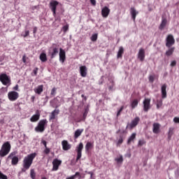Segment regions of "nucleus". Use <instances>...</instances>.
Returning a JSON list of instances; mask_svg holds the SVG:
<instances>
[{"label": "nucleus", "instance_id": "1", "mask_svg": "<svg viewBox=\"0 0 179 179\" xmlns=\"http://www.w3.org/2000/svg\"><path fill=\"white\" fill-rule=\"evenodd\" d=\"M36 156H37V153L34 152L28 155L27 157L24 158L22 161V173H26V171H27V170H29V169L31 167V165L33 164V160L36 159Z\"/></svg>", "mask_w": 179, "mask_h": 179}, {"label": "nucleus", "instance_id": "2", "mask_svg": "<svg viewBox=\"0 0 179 179\" xmlns=\"http://www.w3.org/2000/svg\"><path fill=\"white\" fill-rule=\"evenodd\" d=\"M11 148L12 145H10V143L9 141L5 142L1 145L0 150V157H5V156H8V155H9V152H10Z\"/></svg>", "mask_w": 179, "mask_h": 179}, {"label": "nucleus", "instance_id": "3", "mask_svg": "<svg viewBox=\"0 0 179 179\" xmlns=\"http://www.w3.org/2000/svg\"><path fill=\"white\" fill-rule=\"evenodd\" d=\"M47 124H48V121L46 119L40 120L37 127H35L36 132H44Z\"/></svg>", "mask_w": 179, "mask_h": 179}, {"label": "nucleus", "instance_id": "4", "mask_svg": "<svg viewBox=\"0 0 179 179\" xmlns=\"http://www.w3.org/2000/svg\"><path fill=\"white\" fill-rule=\"evenodd\" d=\"M59 52V49L56 43H53L49 50V55H50L51 59L55 58Z\"/></svg>", "mask_w": 179, "mask_h": 179}, {"label": "nucleus", "instance_id": "5", "mask_svg": "<svg viewBox=\"0 0 179 179\" xmlns=\"http://www.w3.org/2000/svg\"><path fill=\"white\" fill-rule=\"evenodd\" d=\"M141 121V118L139 117H136L130 123H128L127 125V128L128 129H134L138 124H139V122Z\"/></svg>", "mask_w": 179, "mask_h": 179}, {"label": "nucleus", "instance_id": "6", "mask_svg": "<svg viewBox=\"0 0 179 179\" xmlns=\"http://www.w3.org/2000/svg\"><path fill=\"white\" fill-rule=\"evenodd\" d=\"M0 82H1L2 85L6 86L10 83V78L6 73H1L0 75Z\"/></svg>", "mask_w": 179, "mask_h": 179}, {"label": "nucleus", "instance_id": "7", "mask_svg": "<svg viewBox=\"0 0 179 179\" xmlns=\"http://www.w3.org/2000/svg\"><path fill=\"white\" fill-rule=\"evenodd\" d=\"M8 98L10 101H16L19 99V93L15 91H11L8 93Z\"/></svg>", "mask_w": 179, "mask_h": 179}, {"label": "nucleus", "instance_id": "8", "mask_svg": "<svg viewBox=\"0 0 179 179\" xmlns=\"http://www.w3.org/2000/svg\"><path fill=\"white\" fill-rule=\"evenodd\" d=\"M76 152H77V157L76 162L80 160L82 157V150H83V143H80L76 147Z\"/></svg>", "mask_w": 179, "mask_h": 179}, {"label": "nucleus", "instance_id": "9", "mask_svg": "<svg viewBox=\"0 0 179 179\" xmlns=\"http://www.w3.org/2000/svg\"><path fill=\"white\" fill-rule=\"evenodd\" d=\"M176 43V40L174 39V36L173 35L170 34L168 35L166 37V46L168 48H170L172 45H174Z\"/></svg>", "mask_w": 179, "mask_h": 179}, {"label": "nucleus", "instance_id": "10", "mask_svg": "<svg viewBox=\"0 0 179 179\" xmlns=\"http://www.w3.org/2000/svg\"><path fill=\"white\" fill-rule=\"evenodd\" d=\"M59 4V2L57 1H52L50 3V8L52 12L53 16L57 15V6Z\"/></svg>", "mask_w": 179, "mask_h": 179}, {"label": "nucleus", "instance_id": "11", "mask_svg": "<svg viewBox=\"0 0 179 179\" xmlns=\"http://www.w3.org/2000/svg\"><path fill=\"white\" fill-rule=\"evenodd\" d=\"M61 164H62V161L58 159H55L52 162V171H57L58 169H59Z\"/></svg>", "mask_w": 179, "mask_h": 179}, {"label": "nucleus", "instance_id": "12", "mask_svg": "<svg viewBox=\"0 0 179 179\" xmlns=\"http://www.w3.org/2000/svg\"><path fill=\"white\" fill-rule=\"evenodd\" d=\"M143 110L145 113H148L149 110H150V99L149 98L145 99L143 102Z\"/></svg>", "mask_w": 179, "mask_h": 179}, {"label": "nucleus", "instance_id": "13", "mask_svg": "<svg viewBox=\"0 0 179 179\" xmlns=\"http://www.w3.org/2000/svg\"><path fill=\"white\" fill-rule=\"evenodd\" d=\"M59 57L60 62L64 64V62H65V60L66 59V55L64 49L62 48L59 49Z\"/></svg>", "mask_w": 179, "mask_h": 179}, {"label": "nucleus", "instance_id": "14", "mask_svg": "<svg viewBox=\"0 0 179 179\" xmlns=\"http://www.w3.org/2000/svg\"><path fill=\"white\" fill-rule=\"evenodd\" d=\"M80 74L82 78H86L87 76V67L86 66H80Z\"/></svg>", "mask_w": 179, "mask_h": 179}, {"label": "nucleus", "instance_id": "15", "mask_svg": "<svg viewBox=\"0 0 179 179\" xmlns=\"http://www.w3.org/2000/svg\"><path fill=\"white\" fill-rule=\"evenodd\" d=\"M145 49L141 48L138 53V58L141 62H143L145 61Z\"/></svg>", "mask_w": 179, "mask_h": 179}, {"label": "nucleus", "instance_id": "16", "mask_svg": "<svg viewBox=\"0 0 179 179\" xmlns=\"http://www.w3.org/2000/svg\"><path fill=\"white\" fill-rule=\"evenodd\" d=\"M115 162L117 167H121V166H122V163L124 162V157L122 155H120L119 157L115 158Z\"/></svg>", "mask_w": 179, "mask_h": 179}, {"label": "nucleus", "instance_id": "17", "mask_svg": "<svg viewBox=\"0 0 179 179\" xmlns=\"http://www.w3.org/2000/svg\"><path fill=\"white\" fill-rule=\"evenodd\" d=\"M102 17H108V15H110V8L108 7L105 6L101 10Z\"/></svg>", "mask_w": 179, "mask_h": 179}, {"label": "nucleus", "instance_id": "18", "mask_svg": "<svg viewBox=\"0 0 179 179\" xmlns=\"http://www.w3.org/2000/svg\"><path fill=\"white\" fill-rule=\"evenodd\" d=\"M130 13L131 15V19L135 22L136 19V15L139 13V12L136 11V9H135L134 7H131L130 8Z\"/></svg>", "mask_w": 179, "mask_h": 179}, {"label": "nucleus", "instance_id": "19", "mask_svg": "<svg viewBox=\"0 0 179 179\" xmlns=\"http://www.w3.org/2000/svg\"><path fill=\"white\" fill-rule=\"evenodd\" d=\"M40 120V112L36 110V114L31 116L30 118L31 122H37Z\"/></svg>", "mask_w": 179, "mask_h": 179}, {"label": "nucleus", "instance_id": "20", "mask_svg": "<svg viewBox=\"0 0 179 179\" xmlns=\"http://www.w3.org/2000/svg\"><path fill=\"white\" fill-rule=\"evenodd\" d=\"M166 89H167V85L166 84H164L161 88L162 99H166L167 97V91L166 90Z\"/></svg>", "mask_w": 179, "mask_h": 179}, {"label": "nucleus", "instance_id": "21", "mask_svg": "<svg viewBox=\"0 0 179 179\" xmlns=\"http://www.w3.org/2000/svg\"><path fill=\"white\" fill-rule=\"evenodd\" d=\"M62 145L63 150H69V149H71V144H69V143H68V141H66V140H64L62 142Z\"/></svg>", "mask_w": 179, "mask_h": 179}, {"label": "nucleus", "instance_id": "22", "mask_svg": "<svg viewBox=\"0 0 179 179\" xmlns=\"http://www.w3.org/2000/svg\"><path fill=\"white\" fill-rule=\"evenodd\" d=\"M152 132L154 134H159V132H160V124L159 123L153 124Z\"/></svg>", "mask_w": 179, "mask_h": 179}, {"label": "nucleus", "instance_id": "23", "mask_svg": "<svg viewBox=\"0 0 179 179\" xmlns=\"http://www.w3.org/2000/svg\"><path fill=\"white\" fill-rule=\"evenodd\" d=\"M84 131L85 129H78L74 133V139H78V138H79V136L83 134Z\"/></svg>", "mask_w": 179, "mask_h": 179}, {"label": "nucleus", "instance_id": "24", "mask_svg": "<svg viewBox=\"0 0 179 179\" xmlns=\"http://www.w3.org/2000/svg\"><path fill=\"white\" fill-rule=\"evenodd\" d=\"M166 24H167V19L163 17L162 20V22L159 27V30H163L166 27Z\"/></svg>", "mask_w": 179, "mask_h": 179}, {"label": "nucleus", "instance_id": "25", "mask_svg": "<svg viewBox=\"0 0 179 179\" xmlns=\"http://www.w3.org/2000/svg\"><path fill=\"white\" fill-rule=\"evenodd\" d=\"M138 104H139V101L137 99H135L131 101V110H134L138 107Z\"/></svg>", "mask_w": 179, "mask_h": 179}, {"label": "nucleus", "instance_id": "26", "mask_svg": "<svg viewBox=\"0 0 179 179\" xmlns=\"http://www.w3.org/2000/svg\"><path fill=\"white\" fill-rule=\"evenodd\" d=\"M58 114H59V109H55L54 110L52 113L51 115L50 116V120H55V115H58Z\"/></svg>", "mask_w": 179, "mask_h": 179}, {"label": "nucleus", "instance_id": "27", "mask_svg": "<svg viewBox=\"0 0 179 179\" xmlns=\"http://www.w3.org/2000/svg\"><path fill=\"white\" fill-rule=\"evenodd\" d=\"M136 138V133H133L131 136L128 138L127 145H131V142H134Z\"/></svg>", "mask_w": 179, "mask_h": 179}, {"label": "nucleus", "instance_id": "28", "mask_svg": "<svg viewBox=\"0 0 179 179\" xmlns=\"http://www.w3.org/2000/svg\"><path fill=\"white\" fill-rule=\"evenodd\" d=\"M11 159V164L12 166H16L19 163V157L17 156L13 157Z\"/></svg>", "mask_w": 179, "mask_h": 179}, {"label": "nucleus", "instance_id": "29", "mask_svg": "<svg viewBox=\"0 0 179 179\" xmlns=\"http://www.w3.org/2000/svg\"><path fill=\"white\" fill-rule=\"evenodd\" d=\"M124 139H125V136H124V134H121L117 142V146H121L124 142Z\"/></svg>", "mask_w": 179, "mask_h": 179}, {"label": "nucleus", "instance_id": "30", "mask_svg": "<svg viewBox=\"0 0 179 179\" xmlns=\"http://www.w3.org/2000/svg\"><path fill=\"white\" fill-rule=\"evenodd\" d=\"M41 62H47V55L44 52L41 53L39 57Z\"/></svg>", "mask_w": 179, "mask_h": 179}, {"label": "nucleus", "instance_id": "31", "mask_svg": "<svg viewBox=\"0 0 179 179\" xmlns=\"http://www.w3.org/2000/svg\"><path fill=\"white\" fill-rule=\"evenodd\" d=\"M174 50H176L175 48H170L165 53L166 57H170L171 55H173Z\"/></svg>", "mask_w": 179, "mask_h": 179}, {"label": "nucleus", "instance_id": "32", "mask_svg": "<svg viewBox=\"0 0 179 179\" xmlns=\"http://www.w3.org/2000/svg\"><path fill=\"white\" fill-rule=\"evenodd\" d=\"M43 87L44 86L43 85H38L36 90H35V93H37V94H41V93H43Z\"/></svg>", "mask_w": 179, "mask_h": 179}, {"label": "nucleus", "instance_id": "33", "mask_svg": "<svg viewBox=\"0 0 179 179\" xmlns=\"http://www.w3.org/2000/svg\"><path fill=\"white\" fill-rule=\"evenodd\" d=\"M76 177H79L78 179L82 178V176H80V173L79 172H76L75 175H73L66 179H75Z\"/></svg>", "mask_w": 179, "mask_h": 179}, {"label": "nucleus", "instance_id": "34", "mask_svg": "<svg viewBox=\"0 0 179 179\" xmlns=\"http://www.w3.org/2000/svg\"><path fill=\"white\" fill-rule=\"evenodd\" d=\"M122 54H124V48L120 47L117 52V58H122Z\"/></svg>", "mask_w": 179, "mask_h": 179}, {"label": "nucleus", "instance_id": "35", "mask_svg": "<svg viewBox=\"0 0 179 179\" xmlns=\"http://www.w3.org/2000/svg\"><path fill=\"white\" fill-rule=\"evenodd\" d=\"M162 106H163V99H157V110H159V108H160V107H162Z\"/></svg>", "mask_w": 179, "mask_h": 179}, {"label": "nucleus", "instance_id": "36", "mask_svg": "<svg viewBox=\"0 0 179 179\" xmlns=\"http://www.w3.org/2000/svg\"><path fill=\"white\" fill-rule=\"evenodd\" d=\"M92 144L90 142H87V144L85 145V150L86 152H89L90 149H92Z\"/></svg>", "mask_w": 179, "mask_h": 179}, {"label": "nucleus", "instance_id": "37", "mask_svg": "<svg viewBox=\"0 0 179 179\" xmlns=\"http://www.w3.org/2000/svg\"><path fill=\"white\" fill-rule=\"evenodd\" d=\"M30 176H31V178L36 179V172L34 171V169H31Z\"/></svg>", "mask_w": 179, "mask_h": 179}, {"label": "nucleus", "instance_id": "38", "mask_svg": "<svg viewBox=\"0 0 179 179\" xmlns=\"http://www.w3.org/2000/svg\"><path fill=\"white\" fill-rule=\"evenodd\" d=\"M97 37H98L97 34H93V35L91 36V41H97Z\"/></svg>", "mask_w": 179, "mask_h": 179}, {"label": "nucleus", "instance_id": "39", "mask_svg": "<svg viewBox=\"0 0 179 179\" xmlns=\"http://www.w3.org/2000/svg\"><path fill=\"white\" fill-rule=\"evenodd\" d=\"M50 152H51V150L48 148V147L45 148V150H43L45 155H50Z\"/></svg>", "mask_w": 179, "mask_h": 179}, {"label": "nucleus", "instance_id": "40", "mask_svg": "<svg viewBox=\"0 0 179 179\" xmlns=\"http://www.w3.org/2000/svg\"><path fill=\"white\" fill-rule=\"evenodd\" d=\"M138 145V146H143V145H146V141L145 140H139Z\"/></svg>", "mask_w": 179, "mask_h": 179}, {"label": "nucleus", "instance_id": "41", "mask_svg": "<svg viewBox=\"0 0 179 179\" xmlns=\"http://www.w3.org/2000/svg\"><path fill=\"white\" fill-rule=\"evenodd\" d=\"M89 113V108H86L85 109L84 113H83V118H86L87 117V114Z\"/></svg>", "mask_w": 179, "mask_h": 179}, {"label": "nucleus", "instance_id": "42", "mask_svg": "<svg viewBox=\"0 0 179 179\" xmlns=\"http://www.w3.org/2000/svg\"><path fill=\"white\" fill-rule=\"evenodd\" d=\"M87 174H90V179H96L93 176H94V173L92 171H86Z\"/></svg>", "mask_w": 179, "mask_h": 179}, {"label": "nucleus", "instance_id": "43", "mask_svg": "<svg viewBox=\"0 0 179 179\" xmlns=\"http://www.w3.org/2000/svg\"><path fill=\"white\" fill-rule=\"evenodd\" d=\"M56 93H57V88L53 87L50 92L51 96H55Z\"/></svg>", "mask_w": 179, "mask_h": 179}, {"label": "nucleus", "instance_id": "44", "mask_svg": "<svg viewBox=\"0 0 179 179\" xmlns=\"http://www.w3.org/2000/svg\"><path fill=\"white\" fill-rule=\"evenodd\" d=\"M16 152H11L8 157V159H12V157H15V156H16Z\"/></svg>", "mask_w": 179, "mask_h": 179}, {"label": "nucleus", "instance_id": "45", "mask_svg": "<svg viewBox=\"0 0 179 179\" xmlns=\"http://www.w3.org/2000/svg\"><path fill=\"white\" fill-rule=\"evenodd\" d=\"M0 179H8V176L0 171Z\"/></svg>", "mask_w": 179, "mask_h": 179}, {"label": "nucleus", "instance_id": "46", "mask_svg": "<svg viewBox=\"0 0 179 179\" xmlns=\"http://www.w3.org/2000/svg\"><path fill=\"white\" fill-rule=\"evenodd\" d=\"M148 79L150 83H153L155 82V76H150Z\"/></svg>", "mask_w": 179, "mask_h": 179}, {"label": "nucleus", "instance_id": "47", "mask_svg": "<svg viewBox=\"0 0 179 179\" xmlns=\"http://www.w3.org/2000/svg\"><path fill=\"white\" fill-rule=\"evenodd\" d=\"M122 110H124V106H121L120 110L117 111V117H120V115H121V113H122Z\"/></svg>", "mask_w": 179, "mask_h": 179}, {"label": "nucleus", "instance_id": "48", "mask_svg": "<svg viewBox=\"0 0 179 179\" xmlns=\"http://www.w3.org/2000/svg\"><path fill=\"white\" fill-rule=\"evenodd\" d=\"M69 29V27L68 25L64 26V27H63V31H64V33H66V31H68Z\"/></svg>", "mask_w": 179, "mask_h": 179}, {"label": "nucleus", "instance_id": "49", "mask_svg": "<svg viewBox=\"0 0 179 179\" xmlns=\"http://www.w3.org/2000/svg\"><path fill=\"white\" fill-rule=\"evenodd\" d=\"M34 76H37V72H38V68H35L33 71Z\"/></svg>", "mask_w": 179, "mask_h": 179}, {"label": "nucleus", "instance_id": "50", "mask_svg": "<svg viewBox=\"0 0 179 179\" xmlns=\"http://www.w3.org/2000/svg\"><path fill=\"white\" fill-rule=\"evenodd\" d=\"M173 122H176V124H179V117H175L173 118Z\"/></svg>", "mask_w": 179, "mask_h": 179}, {"label": "nucleus", "instance_id": "51", "mask_svg": "<svg viewBox=\"0 0 179 179\" xmlns=\"http://www.w3.org/2000/svg\"><path fill=\"white\" fill-rule=\"evenodd\" d=\"M172 136H173V131L171 130V129H170L168 134L169 138L170 139V138H171Z\"/></svg>", "mask_w": 179, "mask_h": 179}, {"label": "nucleus", "instance_id": "52", "mask_svg": "<svg viewBox=\"0 0 179 179\" xmlns=\"http://www.w3.org/2000/svg\"><path fill=\"white\" fill-rule=\"evenodd\" d=\"M30 34V31H25V34L24 35H22L23 36L24 38L29 36Z\"/></svg>", "mask_w": 179, "mask_h": 179}, {"label": "nucleus", "instance_id": "53", "mask_svg": "<svg viewBox=\"0 0 179 179\" xmlns=\"http://www.w3.org/2000/svg\"><path fill=\"white\" fill-rule=\"evenodd\" d=\"M176 65H177V62H176V60L171 62V66H176Z\"/></svg>", "mask_w": 179, "mask_h": 179}, {"label": "nucleus", "instance_id": "54", "mask_svg": "<svg viewBox=\"0 0 179 179\" xmlns=\"http://www.w3.org/2000/svg\"><path fill=\"white\" fill-rule=\"evenodd\" d=\"M93 6H96V0H90Z\"/></svg>", "mask_w": 179, "mask_h": 179}, {"label": "nucleus", "instance_id": "55", "mask_svg": "<svg viewBox=\"0 0 179 179\" xmlns=\"http://www.w3.org/2000/svg\"><path fill=\"white\" fill-rule=\"evenodd\" d=\"M41 143H43V145L45 146V148H48V147H47V141L43 140V141H41Z\"/></svg>", "mask_w": 179, "mask_h": 179}, {"label": "nucleus", "instance_id": "56", "mask_svg": "<svg viewBox=\"0 0 179 179\" xmlns=\"http://www.w3.org/2000/svg\"><path fill=\"white\" fill-rule=\"evenodd\" d=\"M33 33L34 34H36V33H37V27H34Z\"/></svg>", "mask_w": 179, "mask_h": 179}, {"label": "nucleus", "instance_id": "57", "mask_svg": "<svg viewBox=\"0 0 179 179\" xmlns=\"http://www.w3.org/2000/svg\"><path fill=\"white\" fill-rule=\"evenodd\" d=\"M13 90H19V85H16L14 87H13Z\"/></svg>", "mask_w": 179, "mask_h": 179}, {"label": "nucleus", "instance_id": "58", "mask_svg": "<svg viewBox=\"0 0 179 179\" xmlns=\"http://www.w3.org/2000/svg\"><path fill=\"white\" fill-rule=\"evenodd\" d=\"M22 62H24V64H26V56L22 57Z\"/></svg>", "mask_w": 179, "mask_h": 179}, {"label": "nucleus", "instance_id": "59", "mask_svg": "<svg viewBox=\"0 0 179 179\" xmlns=\"http://www.w3.org/2000/svg\"><path fill=\"white\" fill-rule=\"evenodd\" d=\"M81 97H83V99H84L85 96V94H82L81 95Z\"/></svg>", "mask_w": 179, "mask_h": 179}, {"label": "nucleus", "instance_id": "60", "mask_svg": "<svg viewBox=\"0 0 179 179\" xmlns=\"http://www.w3.org/2000/svg\"><path fill=\"white\" fill-rule=\"evenodd\" d=\"M84 100L86 101V100H87V97L85 96Z\"/></svg>", "mask_w": 179, "mask_h": 179}, {"label": "nucleus", "instance_id": "61", "mask_svg": "<svg viewBox=\"0 0 179 179\" xmlns=\"http://www.w3.org/2000/svg\"><path fill=\"white\" fill-rule=\"evenodd\" d=\"M41 179H47V178H45V177H43Z\"/></svg>", "mask_w": 179, "mask_h": 179}, {"label": "nucleus", "instance_id": "62", "mask_svg": "<svg viewBox=\"0 0 179 179\" xmlns=\"http://www.w3.org/2000/svg\"><path fill=\"white\" fill-rule=\"evenodd\" d=\"M109 89H111V87H110Z\"/></svg>", "mask_w": 179, "mask_h": 179}, {"label": "nucleus", "instance_id": "63", "mask_svg": "<svg viewBox=\"0 0 179 179\" xmlns=\"http://www.w3.org/2000/svg\"><path fill=\"white\" fill-rule=\"evenodd\" d=\"M0 166H1V161H0Z\"/></svg>", "mask_w": 179, "mask_h": 179}]
</instances>
